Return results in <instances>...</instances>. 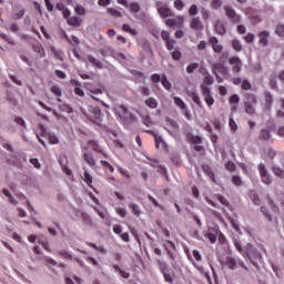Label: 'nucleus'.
<instances>
[{
    "mask_svg": "<svg viewBox=\"0 0 284 284\" xmlns=\"http://www.w3.org/2000/svg\"><path fill=\"white\" fill-rule=\"evenodd\" d=\"M257 170L260 172L261 181L264 183V185H272L274 183V180L272 179V174H270V171H267V168L264 163H260L257 165Z\"/></svg>",
    "mask_w": 284,
    "mask_h": 284,
    "instance_id": "nucleus-1",
    "label": "nucleus"
},
{
    "mask_svg": "<svg viewBox=\"0 0 284 284\" xmlns=\"http://www.w3.org/2000/svg\"><path fill=\"white\" fill-rule=\"evenodd\" d=\"M200 89L207 108H212V105H214V97L212 95V90L205 84H201Z\"/></svg>",
    "mask_w": 284,
    "mask_h": 284,
    "instance_id": "nucleus-2",
    "label": "nucleus"
},
{
    "mask_svg": "<svg viewBox=\"0 0 284 284\" xmlns=\"http://www.w3.org/2000/svg\"><path fill=\"white\" fill-rule=\"evenodd\" d=\"M89 112H90V115H89L90 121L95 123V125H101L103 121V119H101V108L90 106Z\"/></svg>",
    "mask_w": 284,
    "mask_h": 284,
    "instance_id": "nucleus-3",
    "label": "nucleus"
},
{
    "mask_svg": "<svg viewBox=\"0 0 284 284\" xmlns=\"http://www.w3.org/2000/svg\"><path fill=\"white\" fill-rule=\"evenodd\" d=\"M229 63L232 67L233 74H241V70H243V61L239 57L229 58Z\"/></svg>",
    "mask_w": 284,
    "mask_h": 284,
    "instance_id": "nucleus-4",
    "label": "nucleus"
},
{
    "mask_svg": "<svg viewBox=\"0 0 284 284\" xmlns=\"http://www.w3.org/2000/svg\"><path fill=\"white\" fill-rule=\"evenodd\" d=\"M84 88L88 90V92H90V94H103V92H105V87H103V84H98L94 85L92 83H84Z\"/></svg>",
    "mask_w": 284,
    "mask_h": 284,
    "instance_id": "nucleus-5",
    "label": "nucleus"
},
{
    "mask_svg": "<svg viewBox=\"0 0 284 284\" xmlns=\"http://www.w3.org/2000/svg\"><path fill=\"white\" fill-rule=\"evenodd\" d=\"M209 43L213 49V52H215V54H221V52H223V45L219 42V38L210 37Z\"/></svg>",
    "mask_w": 284,
    "mask_h": 284,
    "instance_id": "nucleus-6",
    "label": "nucleus"
},
{
    "mask_svg": "<svg viewBox=\"0 0 284 284\" xmlns=\"http://www.w3.org/2000/svg\"><path fill=\"white\" fill-rule=\"evenodd\" d=\"M224 10L225 16L227 17V19H230L232 23H239V21H241V17L236 14V11H234V9H232L231 7H225Z\"/></svg>",
    "mask_w": 284,
    "mask_h": 284,
    "instance_id": "nucleus-7",
    "label": "nucleus"
},
{
    "mask_svg": "<svg viewBox=\"0 0 284 284\" xmlns=\"http://www.w3.org/2000/svg\"><path fill=\"white\" fill-rule=\"evenodd\" d=\"M190 29L195 32H203V22H201V18L194 17L190 21Z\"/></svg>",
    "mask_w": 284,
    "mask_h": 284,
    "instance_id": "nucleus-8",
    "label": "nucleus"
},
{
    "mask_svg": "<svg viewBox=\"0 0 284 284\" xmlns=\"http://www.w3.org/2000/svg\"><path fill=\"white\" fill-rule=\"evenodd\" d=\"M226 267H229L230 270H236V267H245V264L243 262H239L236 258L234 257H226Z\"/></svg>",
    "mask_w": 284,
    "mask_h": 284,
    "instance_id": "nucleus-9",
    "label": "nucleus"
},
{
    "mask_svg": "<svg viewBox=\"0 0 284 284\" xmlns=\"http://www.w3.org/2000/svg\"><path fill=\"white\" fill-rule=\"evenodd\" d=\"M271 172H273L274 176L277 179H284V170L276 164V162H271Z\"/></svg>",
    "mask_w": 284,
    "mask_h": 284,
    "instance_id": "nucleus-10",
    "label": "nucleus"
},
{
    "mask_svg": "<svg viewBox=\"0 0 284 284\" xmlns=\"http://www.w3.org/2000/svg\"><path fill=\"white\" fill-rule=\"evenodd\" d=\"M89 148H92V150L94 152H98L99 154H102V156H104V159H108V155L105 152H103V149L101 148V145H99V142L94 141V140H90L88 142Z\"/></svg>",
    "mask_w": 284,
    "mask_h": 284,
    "instance_id": "nucleus-11",
    "label": "nucleus"
},
{
    "mask_svg": "<svg viewBox=\"0 0 284 284\" xmlns=\"http://www.w3.org/2000/svg\"><path fill=\"white\" fill-rule=\"evenodd\" d=\"M264 98H265L264 108L270 112L272 110V104L274 103V95H272L270 91H266L264 93Z\"/></svg>",
    "mask_w": 284,
    "mask_h": 284,
    "instance_id": "nucleus-12",
    "label": "nucleus"
},
{
    "mask_svg": "<svg viewBox=\"0 0 284 284\" xmlns=\"http://www.w3.org/2000/svg\"><path fill=\"white\" fill-rule=\"evenodd\" d=\"M83 175L81 176L82 181H84V183L88 185V187H92V183L94 182V179L92 178V175L90 174V172L88 171V169L85 166H83Z\"/></svg>",
    "mask_w": 284,
    "mask_h": 284,
    "instance_id": "nucleus-13",
    "label": "nucleus"
},
{
    "mask_svg": "<svg viewBox=\"0 0 284 284\" xmlns=\"http://www.w3.org/2000/svg\"><path fill=\"white\" fill-rule=\"evenodd\" d=\"M166 26H169V28H174V26H183V17H176L175 19H168L166 20Z\"/></svg>",
    "mask_w": 284,
    "mask_h": 284,
    "instance_id": "nucleus-14",
    "label": "nucleus"
},
{
    "mask_svg": "<svg viewBox=\"0 0 284 284\" xmlns=\"http://www.w3.org/2000/svg\"><path fill=\"white\" fill-rule=\"evenodd\" d=\"M71 85H74V93L78 97H85V92H83V89H81V83L77 80H71Z\"/></svg>",
    "mask_w": 284,
    "mask_h": 284,
    "instance_id": "nucleus-15",
    "label": "nucleus"
},
{
    "mask_svg": "<svg viewBox=\"0 0 284 284\" xmlns=\"http://www.w3.org/2000/svg\"><path fill=\"white\" fill-rule=\"evenodd\" d=\"M225 53L219 57V62L213 63V70H225Z\"/></svg>",
    "mask_w": 284,
    "mask_h": 284,
    "instance_id": "nucleus-16",
    "label": "nucleus"
},
{
    "mask_svg": "<svg viewBox=\"0 0 284 284\" xmlns=\"http://www.w3.org/2000/svg\"><path fill=\"white\" fill-rule=\"evenodd\" d=\"M235 248L237 250V252H240V254H242V256L250 258V252H247V250L243 248V244L241 243V241H235L234 242Z\"/></svg>",
    "mask_w": 284,
    "mask_h": 284,
    "instance_id": "nucleus-17",
    "label": "nucleus"
},
{
    "mask_svg": "<svg viewBox=\"0 0 284 284\" xmlns=\"http://www.w3.org/2000/svg\"><path fill=\"white\" fill-rule=\"evenodd\" d=\"M187 95L192 99V101L194 102V103H196V105L199 106V108H203V102H201V98L199 97V93H196V92H194V91H189L187 92Z\"/></svg>",
    "mask_w": 284,
    "mask_h": 284,
    "instance_id": "nucleus-18",
    "label": "nucleus"
},
{
    "mask_svg": "<svg viewBox=\"0 0 284 284\" xmlns=\"http://www.w3.org/2000/svg\"><path fill=\"white\" fill-rule=\"evenodd\" d=\"M158 12L164 19L172 16V10H170V8H168L165 6L158 8Z\"/></svg>",
    "mask_w": 284,
    "mask_h": 284,
    "instance_id": "nucleus-19",
    "label": "nucleus"
},
{
    "mask_svg": "<svg viewBox=\"0 0 284 284\" xmlns=\"http://www.w3.org/2000/svg\"><path fill=\"white\" fill-rule=\"evenodd\" d=\"M268 37H270V33H267L266 31H262L260 34H258V39H260V44L261 45H264V47H267L268 45Z\"/></svg>",
    "mask_w": 284,
    "mask_h": 284,
    "instance_id": "nucleus-20",
    "label": "nucleus"
},
{
    "mask_svg": "<svg viewBox=\"0 0 284 284\" xmlns=\"http://www.w3.org/2000/svg\"><path fill=\"white\" fill-rule=\"evenodd\" d=\"M145 105L151 110H156L159 108V102L154 98H149L144 101Z\"/></svg>",
    "mask_w": 284,
    "mask_h": 284,
    "instance_id": "nucleus-21",
    "label": "nucleus"
},
{
    "mask_svg": "<svg viewBox=\"0 0 284 284\" xmlns=\"http://www.w3.org/2000/svg\"><path fill=\"white\" fill-rule=\"evenodd\" d=\"M215 31L217 34H220L221 37H223V34H225L226 30H225V24H223L221 21H216L214 24Z\"/></svg>",
    "mask_w": 284,
    "mask_h": 284,
    "instance_id": "nucleus-22",
    "label": "nucleus"
},
{
    "mask_svg": "<svg viewBox=\"0 0 284 284\" xmlns=\"http://www.w3.org/2000/svg\"><path fill=\"white\" fill-rule=\"evenodd\" d=\"M100 164L102 165L104 172H110V174H114V166H112V164H110L108 161L101 160Z\"/></svg>",
    "mask_w": 284,
    "mask_h": 284,
    "instance_id": "nucleus-23",
    "label": "nucleus"
},
{
    "mask_svg": "<svg viewBox=\"0 0 284 284\" xmlns=\"http://www.w3.org/2000/svg\"><path fill=\"white\" fill-rule=\"evenodd\" d=\"M87 60L89 61V63H91V65H94V68H98V69L103 68V64L101 63V61H99V59L92 55H87Z\"/></svg>",
    "mask_w": 284,
    "mask_h": 284,
    "instance_id": "nucleus-24",
    "label": "nucleus"
},
{
    "mask_svg": "<svg viewBox=\"0 0 284 284\" xmlns=\"http://www.w3.org/2000/svg\"><path fill=\"white\" fill-rule=\"evenodd\" d=\"M83 159L91 168L97 165V160H94V156L91 153H84Z\"/></svg>",
    "mask_w": 284,
    "mask_h": 284,
    "instance_id": "nucleus-25",
    "label": "nucleus"
},
{
    "mask_svg": "<svg viewBox=\"0 0 284 284\" xmlns=\"http://www.w3.org/2000/svg\"><path fill=\"white\" fill-rule=\"evenodd\" d=\"M126 8L130 10L132 14L141 12V6L138 2L130 3Z\"/></svg>",
    "mask_w": 284,
    "mask_h": 284,
    "instance_id": "nucleus-26",
    "label": "nucleus"
},
{
    "mask_svg": "<svg viewBox=\"0 0 284 284\" xmlns=\"http://www.w3.org/2000/svg\"><path fill=\"white\" fill-rule=\"evenodd\" d=\"M112 267H113V270H114L115 272H118V273L120 274V276H122V278H130V273L123 271L119 265L113 264Z\"/></svg>",
    "mask_w": 284,
    "mask_h": 284,
    "instance_id": "nucleus-27",
    "label": "nucleus"
},
{
    "mask_svg": "<svg viewBox=\"0 0 284 284\" xmlns=\"http://www.w3.org/2000/svg\"><path fill=\"white\" fill-rule=\"evenodd\" d=\"M69 26H73V28H79L81 26V18L79 17H71L68 19Z\"/></svg>",
    "mask_w": 284,
    "mask_h": 284,
    "instance_id": "nucleus-28",
    "label": "nucleus"
},
{
    "mask_svg": "<svg viewBox=\"0 0 284 284\" xmlns=\"http://www.w3.org/2000/svg\"><path fill=\"white\" fill-rule=\"evenodd\" d=\"M216 234H219V230H214V233L207 232L204 234L205 239H209L210 243H216Z\"/></svg>",
    "mask_w": 284,
    "mask_h": 284,
    "instance_id": "nucleus-29",
    "label": "nucleus"
},
{
    "mask_svg": "<svg viewBox=\"0 0 284 284\" xmlns=\"http://www.w3.org/2000/svg\"><path fill=\"white\" fill-rule=\"evenodd\" d=\"M146 134H151L152 136H154L155 148L159 149V145H161V143H163V138L159 136L154 131H146Z\"/></svg>",
    "mask_w": 284,
    "mask_h": 284,
    "instance_id": "nucleus-30",
    "label": "nucleus"
},
{
    "mask_svg": "<svg viewBox=\"0 0 284 284\" xmlns=\"http://www.w3.org/2000/svg\"><path fill=\"white\" fill-rule=\"evenodd\" d=\"M129 207L134 216H141V209L139 207V204L131 203L129 204Z\"/></svg>",
    "mask_w": 284,
    "mask_h": 284,
    "instance_id": "nucleus-31",
    "label": "nucleus"
},
{
    "mask_svg": "<svg viewBox=\"0 0 284 284\" xmlns=\"http://www.w3.org/2000/svg\"><path fill=\"white\" fill-rule=\"evenodd\" d=\"M173 101L175 103V105H178V108H180L181 110H186L187 105H185V102H183V100L179 97H174Z\"/></svg>",
    "mask_w": 284,
    "mask_h": 284,
    "instance_id": "nucleus-32",
    "label": "nucleus"
},
{
    "mask_svg": "<svg viewBox=\"0 0 284 284\" xmlns=\"http://www.w3.org/2000/svg\"><path fill=\"white\" fill-rule=\"evenodd\" d=\"M123 32H128L129 34H132V37H136L139 32L135 29L130 28V24H123L122 26Z\"/></svg>",
    "mask_w": 284,
    "mask_h": 284,
    "instance_id": "nucleus-33",
    "label": "nucleus"
},
{
    "mask_svg": "<svg viewBox=\"0 0 284 284\" xmlns=\"http://www.w3.org/2000/svg\"><path fill=\"white\" fill-rule=\"evenodd\" d=\"M199 70V63L196 62H191L187 67H186V72L187 74H194V71Z\"/></svg>",
    "mask_w": 284,
    "mask_h": 284,
    "instance_id": "nucleus-34",
    "label": "nucleus"
},
{
    "mask_svg": "<svg viewBox=\"0 0 284 284\" xmlns=\"http://www.w3.org/2000/svg\"><path fill=\"white\" fill-rule=\"evenodd\" d=\"M260 136H261V139H262L263 141H270V139H272V133L270 132V130L263 129V130L261 131Z\"/></svg>",
    "mask_w": 284,
    "mask_h": 284,
    "instance_id": "nucleus-35",
    "label": "nucleus"
},
{
    "mask_svg": "<svg viewBox=\"0 0 284 284\" xmlns=\"http://www.w3.org/2000/svg\"><path fill=\"white\" fill-rule=\"evenodd\" d=\"M158 265L160 267L161 274H165V273L170 272V268H168V263L159 260Z\"/></svg>",
    "mask_w": 284,
    "mask_h": 284,
    "instance_id": "nucleus-36",
    "label": "nucleus"
},
{
    "mask_svg": "<svg viewBox=\"0 0 284 284\" xmlns=\"http://www.w3.org/2000/svg\"><path fill=\"white\" fill-rule=\"evenodd\" d=\"M106 12L111 16L114 17L115 19H121V13L119 10L114 9V8H108Z\"/></svg>",
    "mask_w": 284,
    "mask_h": 284,
    "instance_id": "nucleus-37",
    "label": "nucleus"
},
{
    "mask_svg": "<svg viewBox=\"0 0 284 284\" xmlns=\"http://www.w3.org/2000/svg\"><path fill=\"white\" fill-rule=\"evenodd\" d=\"M232 48L235 50V52H241V50H243V44H241V41H239V39H234L232 41Z\"/></svg>",
    "mask_w": 284,
    "mask_h": 284,
    "instance_id": "nucleus-38",
    "label": "nucleus"
},
{
    "mask_svg": "<svg viewBox=\"0 0 284 284\" xmlns=\"http://www.w3.org/2000/svg\"><path fill=\"white\" fill-rule=\"evenodd\" d=\"M142 48L145 50L148 54H150V57H154V52L152 51V47L150 45L149 41H144Z\"/></svg>",
    "mask_w": 284,
    "mask_h": 284,
    "instance_id": "nucleus-39",
    "label": "nucleus"
},
{
    "mask_svg": "<svg viewBox=\"0 0 284 284\" xmlns=\"http://www.w3.org/2000/svg\"><path fill=\"white\" fill-rule=\"evenodd\" d=\"M267 201H268L273 212H275V214H278V212H281V209H278L276 203H274V200H272V197L267 196Z\"/></svg>",
    "mask_w": 284,
    "mask_h": 284,
    "instance_id": "nucleus-40",
    "label": "nucleus"
},
{
    "mask_svg": "<svg viewBox=\"0 0 284 284\" xmlns=\"http://www.w3.org/2000/svg\"><path fill=\"white\" fill-rule=\"evenodd\" d=\"M51 92L55 97H62V94H63V92L61 91V88H59V85H57V84L51 87Z\"/></svg>",
    "mask_w": 284,
    "mask_h": 284,
    "instance_id": "nucleus-41",
    "label": "nucleus"
},
{
    "mask_svg": "<svg viewBox=\"0 0 284 284\" xmlns=\"http://www.w3.org/2000/svg\"><path fill=\"white\" fill-rule=\"evenodd\" d=\"M161 83L165 90H171L172 89V83H170V80H168V77H163L161 80Z\"/></svg>",
    "mask_w": 284,
    "mask_h": 284,
    "instance_id": "nucleus-42",
    "label": "nucleus"
},
{
    "mask_svg": "<svg viewBox=\"0 0 284 284\" xmlns=\"http://www.w3.org/2000/svg\"><path fill=\"white\" fill-rule=\"evenodd\" d=\"M51 51L53 52L55 59H58L59 61H63V51H59L54 48H51Z\"/></svg>",
    "mask_w": 284,
    "mask_h": 284,
    "instance_id": "nucleus-43",
    "label": "nucleus"
},
{
    "mask_svg": "<svg viewBox=\"0 0 284 284\" xmlns=\"http://www.w3.org/2000/svg\"><path fill=\"white\" fill-rule=\"evenodd\" d=\"M190 17H196L199 14V7L196 4H192L189 9Z\"/></svg>",
    "mask_w": 284,
    "mask_h": 284,
    "instance_id": "nucleus-44",
    "label": "nucleus"
},
{
    "mask_svg": "<svg viewBox=\"0 0 284 284\" xmlns=\"http://www.w3.org/2000/svg\"><path fill=\"white\" fill-rule=\"evenodd\" d=\"M214 83V78L210 74L204 77L202 85H212Z\"/></svg>",
    "mask_w": 284,
    "mask_h": 284,
    "instance_id": "nucleus-45",
    "label": "nucleus"
},
{
    "mask_svg": "<svg viewBox=\"0 0 284 284\" xmlns=\"http://www.w3.org/2000/svg\"><path fill=\"white\" fill-rule=\"evenodd\" d=\"M49 143H51V145H58L59 138L55 134L50 133L49 134Z\"/></svg>",
    "mask_w": 284,
    "mask_h": 284,
    "instance_id": "nucleus-46",
    "label": "nucleus"
},
{
    "mask_svg": "<svg viewBox=\"0 0 284 284\" xmlns=\"http://www.w3.org/2000/svg\"><path fill=\"white\" fill-rule=\"evenodd\" d=\"M276 150L275 149H268L267 150V156L268 159H271V163L273 162L274 163V159H276Z\"/></svg>",
    "mask_w": 284,
    "mask_h": 284,
    "instance_id": "nucleus-47",
    "label": "nucleus"
},
{
    "mask_svg": "<svg viewBox=\"0 0 284 284\" xmlns=\"http://www.w3.org/2000/svg\"><path fill=\"white\" fill-rule=\"evenodd\" d=\"M239 101H241V99L239 98L237 94H233L229 99V103H231V105H239Z\"/></svg>",
    "mask_w": 284,
    "mask_h": 284,
    "instance_id": "nucleus-48",
    "label": "nucleus"
},
{
    "mask_svg": "<svg viewBox=\"0 0 284 284\" xmlns=\"http://www.w3.org/2000/svg\"><path fill=\"white\" fill-rule=\"evenodd\" d=\"M232 183H234V185H236L237 187H241V185H243V180H241V176L234 175L232 178Z\"/></svg>",
    "mask_w": 284,
    "mask_h": 284,
    "instance_id": "nucleus-49",
    "label": "nucleus"
},
{
    "mask_svg": "<svg viewBox=\"0 0 284 284\" xmlns=\"http://www.w3.org/2000/svg\"><path fill=\"white\" fill-rule=\"evenodd\" d=\"M57 8L58 10H62V14L64 19H70V10L63 9L64 8L63 6L61 8V4H58Z\"/></svg>",
    "mask_w": 284,
    "mask_h": 284,
    "instance_id": "nucleus-50",
    "label": "nucleus"
},
{
    "mask_svg": "<svg viewBox=\"0 0 284 284\" xmlns=\"http://www.w3.org/2000/svg\"><path fill=\"white\" fill-rule=\"evenodd\" d=\"M115 212L121 216V219H125V216H128V211L125 209L115 207Z\"/></svg>",
    "mask_w": 284,
    "mask_h": 284,
    "instance_id": "nucleus-51",
    "label": "nucleus"
},
{
    "mask_svg": "<svg viewBox=\"0 0 284 284\" xmlns=\"http://www.w3.org/2000/svg\"><path fill=\"white\" fill-rule=\"evenodd\" d=\"M229 125L232 132H236L239 130V126L236 125V122L234 121V118H230Z\"/></svg>",
    "mask_w": 284,
    "mask_h": 284,
    "instance_id": "nucleus-52",
    "label": "nucleus"
},
{
    "mask_svg": "<svg viewBox=\"0 0 284 284\" xmlns=\"http://www.w3.org/2000/svg\"><path fill=\"white\" fill-rule=\"evenodd\" d=\"M173 61H181L182 53L179 50H175L171 53Z\"/></svg>",
    "mask_w": 284,
    "mask_h": 284,
    "instance_id": "nucleus-53",
    "label": "nucleus"
},
{
    "mask_svg": "<svg viewBox=\"0 0 284 284\" xmlns=\"http://www.w3.org/2000/svg\"><path fill=\"white\" fill-rule=\"evenodd\" d=\"M59 255L65 261H72V254L68 253L67 251H60Z\"/></svg>",
    "mask_w": 284,
    "mask_h": 284,
    "instance_id": "nucleus-54",
    "label": "nucleus"
},
{
    "mask_svg": "<svg viewBox=\"0 0 284 284\" xmlns=\"http://www.w3.org/2000/svg\"><path fill=\"white\" fill-rule=\"evenodd\" d=\"M174 8L175 10H183V8H185V3H183V0H175Z\"/></svg>",
    "mask_w": 284,
    "mask_h": 284,
    "instance_id": "nucleus-55",
    "label": "nucleus"
},
{
    "mask_svg": "<svg viewBox=\"0 0 284 284\" xmlns=\"http://www.w3.org/2000/svg\"><path fill=\"white\" fill-rule=\"evenodd\" d=\"M225 169L229 170V172H234V170H236V164H234L232 161H229L225 163Z\"/></svg>",
    "mask_w": 284,
    "mask_h": 284,
    "instance_id": "nucleus-56",
    "label": "nucleus"
},
{
    "mask_svg": "<svg viewBox=\"0 0 284 284\" xmlns=\"http://www.w3.org/2000/svg\"><path fill=\"white\" fill-rule=\"evenodd\" d=\"M163 277L165 283H174V277H172V274H170V272L163 273Z\"/></svg>",
    "mask_w": 284,
    "mask_h": 284,
    "instance_id": "nucleus-57",
    "label": "nucleus"
},
{
    "mask_svg": "<svg viewBox=\"0 0 284 284\" xmlns=\"http://www.w3.org/2000/svg\"><path fill=\"white\" fill-rule=\"evenodd\" d=\"M275 33L277 37H284V24H278L276 27Z\"/></svg>",
    "mask_w": 284,
    "mask_h": 284,
    "instance_id": "nucleus-58",
    "label": "nucleus"
},
{
    "mask_svg": "<svg viewBox=\"0 0 284 284\" xmlns=\"http://www.w3.org/2000/svg\"><path fill=\"white\" fill-rule=\"evenodd\" d=\"M34 52H38V54H40V57H45V50L43 49V47H41V44L34 47Z\"/></svg>",
    "mask_w": 284,
    "mask_h": 284,
    "instance_id": "nucleus-59",
    "label": "nucleus"
},
{
    "mask_svg": "<svg viewBox=\"0 0 284 284\" xmlns=\"http://www.w3.org/2000/svg\"><path fill=\"white\" fill-rule=\"evenodd\" d=\"M261 212H262V214H264V216L267 219V221H272V214H270L266 206H262Z\"/></svg>",
    "mask_w": 284,
    "mask_h": 284,
    "instance_id": "nucleus-60",
    "label": "nucleus"
},
{
    "mask_svg": "<svg viewBox=\"0 0 284 284\" xmlns=\"http://www.w3.org/2000/svg\"><path fill=\"white\" fill-rule=\"evenodd\" d=\"M14 122L17 123V125H20L21 128H24V129L27 128L26 120H23V118L21 116H16Z\"/></svg>",
    "mask_w": 284,
    "mask_h": 284,
    "instance_id": "nucleus-61",
    "label": "nucleus"
},
{
    "mask_svg": "<svg viewBox=\"0 0 284 284\" xmlns=\"http://www.w3.org/2000/svg\"><path fill=\"white\" fill-rule=\"evenodd\" d=\"M142 123L144 125H146V128H150V125H152V118H150V115H145L142 118Z\"/></svg>",
    "mask_w": 284,
    "mask_h": 284,
    "instance_id": "nucleus-62",
    "label": "nucleus"
},
{
    "mask_svg": "<svg viewBox=\"0 0 284 284\" xmlns=\"http://www.w3.org/2000/svg\"><path fill=\"white\" fill-rule=\"evenodd\" d=\"M223 4V2L221 0H212L211 2V7L213 8V10H219V8Z\"/></svg>",
    "mask_w": 284,
    "mask_h": 284,
    "instance_id": "nucleus-63",
    "label": "nucleus"
},
{
    "mask_svg": "<svg viewBox=\"0 0 284 284\" xmlns=\"http://www.w3.org/2000/svg\"><path fill=\"white\" fill-rule=\"evenodd\" d=\"M176 43V41L170 39L165 41V45L169 50H172L174 48V44Z\"/></svg>",
    "mask_w": 284,
    "mask_h": 284,
    "instance_id": "nucleus-64",
    "label": "nucleus"
}]
</instances>
